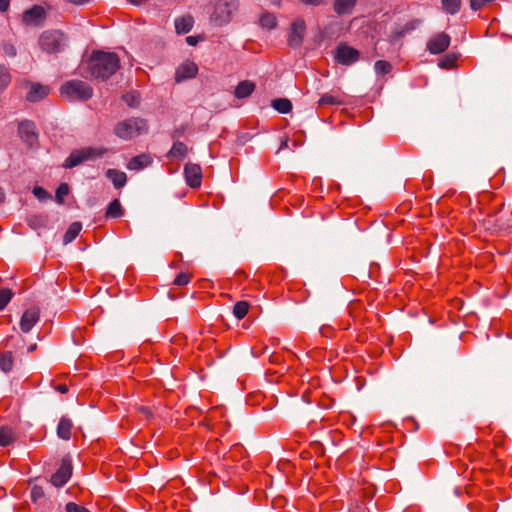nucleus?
<instances>
[{
	"label": "nucleus",
	"mask_w": 512,
	"mask_h": 512,
	"mask_svg": "<svg viewBox=\"0 0 512 512\" xmlns=\"http://www.w3.org/2000/svg\"><path fill=\"white\" fill-rule=\"evenodd\" d=\"M243 452V447L242 445L240 444H236L234 445L231 450L228 452L227 455L224 456V458L227 460V459H230V458H233L234 454L235 453H239L241 454Z\"/></svg>",
	"instance_id": "44"
},
{
	"label": "nucleus",
	"mask_w": 512,
	"mask_h": 512,
	"mask_svg": "<svg viewBox=\"0 0 512 512\" xmlns=\"http://www.w3.org/2000/svg\"><path fill=\"white\" fill-rule=\"evenodd\" d=\"M71 477V465L63 461L60 468L51 476V483L55 487L64 486Z\"/></svg>",
	"instance_id": "15"
},
{
	"label": "nucleus",
	"mask_w": 512,
	"mask_h": 512,
	"mask_svg": "<svg viewBox=\"0 0 512 512\" xmlns=\"http://www.w3.org/2000/svg\"><path fill=\"white\" fill-rule=\"evenodd\" d=\"M109 150L105 147H84L71 152L64 162L65 168H73L84 161L94 160L105 155Z\"/></svg>",
	"instance_id": "5"
},
{
	"label": "nucleus",
	"mask_w": 512,
	"mask_h": 512,
	"mask_svg": "<svg viewBox=\"0 0 512 512\" xmlns=\"http://www.w3.org/2000/svg\"><path fill=\"white\" fill-rule=\"evenodd\" d=\"M12 296L13 292L8 288L0 290V311L6 307V305L10 302Z\"/></svg>",
	"instance_id": "37"
},
{
	"label": "nucleus",
	"mask_w": 512,
	"mask_h": 512,
	"mask_svg": "<svg viewBox=\"0 0 512 512\" xmlns=\"http://www.w3.org/2000/svg\"><path fill=\"white\" fill-rule=\"evenodd\" d=\"M46 18V11L40 5H33L23 13L22 21L26 25L39 26Z\"/></svg>",
	"instance_id": "10"
},
{
	"label": "nucleus",
	"mask_w": 512,
	"mask_h": 512,
	"mask_svg": "<svg viewBox=\"0 0 512 512\" xmlns=\"http://www.w3.org/2000/svg\"><path fill=\"white\" fill-rule=\"evenodd\" d=\"M10 5V0H0V11L5 12L8 10Z\"/></svg>",
	"instance_id": "49"
},
{
	"label": "nucleus",
	"mask_w": 512,
	"mask_h": 512,
	"mask_svg": "<svg viewBox=\"0 0 512 512\" xmlns=\"http://www.w3.org/2000/svg\"><path fill=\"white\" fill-rule=\"evenodd\" d=\"M123 213H124V211H123L120 201L118 199H114L108 205L105 216L107 218H119L123 215Z\"/></svg>",
	"instance_id": "25"
},
{
	"label": "nucleus",
	"mask_w": 512,
	"mask_h": 512,
	"mask_svg": "<svg viewBox=\"0 0 512 512\" xmlns=\"http://www.w3.org/2000/svg\"><path fill=\"white\" fill-rule=\"evenodd\" d=\"M461 0H442V8L447 13L454 15L459 12Z\"/></svg>",
	"instance_id": "32"
},
{
	"label": "nucleus",
	"mask_w": 512,
	"mask_h": 512,
	"mask_svg": "<svg viewBox=\"0 0 512 512\" xmlns=\"http://www.w3.org/2000/svg\"><path fill=\"white\" fill-rule=\"evenodd\" d=\"M374 69L377 75L384 76L392 71V65L385 60H378L374 64Z\"/></svg>",
	"instance_id": "34"
},
{
	"label": "nucleus",
	"mask_w": 512,
	"mask_h": 512,
	"mask_svg": "<svg viewBox=\"0 0 512 512\" xmlns=\"http://www.w3.org/2000/svg\"><path fill=\"white\" fill-rule=\"evenodd\" d=\"M260 25L266 29H274L277 26V18L273 13L265 12L259 19Z\"/></svg>",
	"instance_id": "29"
},
{
	"label": "nucleus",
	"mask_w": 512,
	"mask_h": 512,
	"mask_svg": "<svg viewBox=\"0 0 512 512\" xmlns=\"http://www.w3.org/2000/svg\"><path fill=\"white\" fill-rule=\"evenodd\" d=\"M493 1L494 0H470V7L472 10L477 11Z\"/></svg>",
	"instance_id": "42"
},
{
	"label": "nucleus",
	"mask_w": 512,
	"mask_h": 512,
	"mask_svg": "<svg viewBox=\"0 0 512 512\" xmlns=\"http://www.w3.org/2000/svg\"><path fill=\"white\" fill-rule=\"evenodd\" d=\"M198 66L193 61H185L179 65L175 73L176 82L194 78L197 75Z\"/></svg>",
	"instance_id": "14"
},
{
	"label": "nucleus",
	"mask_w": 512,
	"mask_h": 512,
	"mask_svg": "<svg viewBox=\"0 0 512 512\" xmlns=\"http://www.w3.org/2000/svg\"><path fill=\"white\" fill-rule=\"evenodd\" d=\"M60 94L69 100L86 101L92 97L93 88L84 81L70 80L61 86Z\"/></svg>",
	"instance_id": "4"
},
{
	"label": "nucleus",
	"mask_w": 512,
	"mask_h": 512,
	"mask_svg": "<svg viewBox=\"0 0 512 512\" xmlns=\"http://www.w3.org/2000/svg\"><path fill=\"white\" fill-rule=\"evenodd\" d=\"M187 153V146L183 142L176 141L174 142L167 156L170 158L184 159L187 156Z\"/></svg>",
	"instance_id": "24"
},
{
	"label": "nucleus",
	"mask_w": 512,
	"mask_h": 512,
	"mask_svg": "<svg viewBox=\"0 0 512 512\" xmlns=\"http://www.w3.org/2000/svg\"><path fill=\"white\" fill-rule=\"evenodd\" d=\"M106 177L110 179L116 189H120L126 185L127 176L124 172L117 169H108Z\"/></svg>",
	"instance_id": "20"
},
{
	"label": "nucleus",
	"mask_w": 512,
	"mask_h": 512,
	"mask_svg": "<svg viewBox=\"0 0 512 512\" xmlns=\"http://www.w3.org/2000/svg\"><path fill=\"white\" fill-rule=\"evenodd\" d=\"M451 42L450 36L445 32H439L427 41L426 49L429 53L436 55L447 50Z\"/></svg>",
	"instance_id": "7"
},
{
	"label": "nucleus",
	"mask_w": 512,
	"mask_h": 512,
	"mask_svg": "<svg viewBox=\"0 0 512 512\" xmlns=\"http://www.w3.org/2000/svg\"><path fill=\"white\" fill-rule=\"evenodd\" d=\"M124 102L130 107H137L140 103V96L137 92H129L122 96Z\"/></svg>",
	"instance_id": "36"
},
{
	"label": "nucleus",
	"mask_w": 512,
	"mask_h": 512,
	"mask_svg": "<svg viewBox=\"0 0 512 512\" xmlns=\"http://www.w3.org/2000/svg\"><path fill=\"white\" fill-rule=\"evenodd\" d=\"M272 107L278 112L286 114L292 110V103L286 98H278L272 101Z\"/></svg>",
	"instance_id": "28"
},
{
	"label": "nucleus",
	"mask_w": 512,
	"mask_h": 512,
	"mask_svg": "<svg viewBox=\"0 0 512 512\" xmlns=\"http://www.w3.org/2000/svg\"><path fill=\"white\" fill-rule=\"evenodd\" d=\"M211 7V22L216 26H223L228 24L238 11L239 0H215L211 2Z\"/></svg>",
	"instance_id": "2"
},
{
	"label": "nucleus",
	"mask_w": 512,
	"mask_h": 512,
	"mask_svg": "<svg viewBox=\"0 0 512 512\" xmlns=\"http://www.w3.org/2000/svg\"><path fill=\"white\" fill-rule=\"evenodd\" d=\"M18 132L21 139L30 147L37 143V133L35 124L31 121H23L19 124Z\"/></svg>",
	"instance_id": "13"
},
{
	"label": "nucleus",
	"mask_w": 512,
	"mask_h": 512,
	"mask_svg": "<svg viewBox=\"0 0 512 512\" xmlns=\"http://www.w3.org/2000/svg\"><path fill=\"white\" fill-rule=\"evenodd\" d=\"M305 5L320 6L324 3V0H299Z\"/></svg>",
	"instance_id": "46"
},
{
	"label": "nucleus",
	"mask_w": 512,
	"mask_h": 512,
	"mask_svg": "<svg viewBox=\"0 0 512 512\" xmlns=\"http://www.w3.org/2000/svg\"><path fill=\"white\" fill-rule=\"evenodd\" d=\"M69 193V186L66 183H61L56 190V201L60 204L63 203L64 197Z\"/></svg>",
	"instance_id": "38"
},
{
	"label": "nucleus",
	"mask_w": 512,
	"mask_h": 512,
	"mask_svg": "<svg viewBox=\"0 0 512 512\" xmlns=\"http://www.w3.org/2000/svg\"><path fill=\"white\" fill-rule=\"evenodd\" d=\"M359 51L346 44H340L336 49L335 59L343 65H351L358 61Z\"/></svg>",
	"instance_id": "9"
},
{
	"label": "nucleus",
	"mask_w": 512,
	"mask_h": 512,
	"mask_svg": "<svg viewBox=\"0 0 512 512\" xmlns=\"http://www.w3.org/2000/svg\"><path fill=\"white\" fill-rule=\"evenodd\" d=\"M37 345L36 344H32L28 347V352H33L35 349H36Z\"/></svg>",
	"instance_id": "53"
},
{
	"label": "nucleus",
	"mask_w": 512,
	"mask_h": 512,
	"mask_svg": "<svg viewBox=\"0 0 512 512\" xmlns=\"http://www.w3.org/2000/svg\"><path fill=\"white\" fill-rule=\"evenodd\" d=\"M186 42H187L189 45L194 46V45H196V44H197V38H196V37H194V36H188V37L186 38Z\"/></svg>",
	"instance_id": "50"
},
{
	"label": "nucleus",
	"mask_w": 512,
	"mask_h": 512,
	"mask_svg": "<svg viewBox=\"0 0 512 512\" xmlns=\"http://www.w3.org/2000/svg\"><path fill=\"white\" fill-rule=\"evenodd\" d=\"M184 174L186 183L191 188H198L202 183V169L200 165L195 163H188L184 166Z\"/></svg>",
	"instance_id": "11"
},
{
	"label": "nucleus",
	"mask_w": 512,
	"mask_h": 512,
	"mask_svg": "<svg viewBox=\"0 0 512 512\" xmlns=\"http://www.w3.org/2000/svg\"><path fill=\"white\" fill-rule=\"evenodd\" d=\"M458 57L456 54H446L439 60V67L443 69H451L456 65Z\"/></svg>",
	"instance_id": "33"
},
{
	"label": "nucleus",
	"mask_w": 512,
	"mask_h": 512,
	"mask_svg": "<svg viewBox=\"0 0 512 512\" xmlns=\"http://www.w3.org/2000/svg\"><path fill=\"white\" fill-rule=\"evenodd\" d=\"M193 27V18L184 16L175 20V29L179 34H185L191 31Z\"/></svg>",
	"instance_id": "23"
},
{
	"label": "nucleus",
	"mask_w": 512,
	"mask_h": 512,
	"mask_svg": "<svg viewBox=\"0 0 512 512\" xmlns=\"http://www.w3.org/2000/svg\"><path fill=\"white\" fill-rule=\"evenodd\" d=\"M55 390L61 394H65L68 392V386L66 384H58L55 386Z\"/></svg>",
	"instance_id": "48"
},
{
	"label": "nucleus",
	"mask_w": 512,
	"mask_h": 512,
	"mask_svg": "<svg viewBox=\"0 0 512 512\" xmlns=\"http://www.w3.org/2000/svg\"><path fill=\"white\" fill-rule=\"evenodd\" d=\"M3 50L4 53L9 57H14L16 55V48L12 44L5 43L3 45Z\"/></svg>",
	"instance_id": "45"
},
{
	"label": "nucleus",
	"mask_w": 512,
	"mask_h": 512,
	"mask_svg": "<svg viewBox=\"0 0 512 512\" xmlns=\"http://www.w3.org/2000/svg\"><path fill=\"white\" fill-rule=\"evenodd\" d=\"M40 319V310L38 307L26 309L20 319V329L23 333H28Z\"/></svg>",
	"instance_id": "12"
},
{
	"label": "nucleus",
	"mask_w": 512,
	"mask_h": 512,
	"mask_svg": "<svg viewBox=\"0 0 512 512\" xmlns=\"http://www.w3.org/2000/svg\"><path fill=\"white\" fill-rule=\"evenodd\" d=\"M119 67V57L113 52L93 51L87 62L90 75L101 80L110 78Z\"/></svg>",
	"instance_id": "1"
},
{
	"label": "nucleus",
	"mask_w": 512,
	"mask_h": 512,
	"mask_svg": "<svg viewBox=\"0 0 512 512\" xmlns=\"http://www.w3.org/2000/svg\"><path fill=\"white\" fill-rule=\"evenodd\" d=\"M320 333H321L323 336L331 337V328H330L329 326L323 325V326L320 328Z\"/></svg>",
	"instance_id": "47"
},
{
	"label": "nucleus",
	"mask_w": 512,
	"mask_h": 512,
	"mask_svg": "<svg viewBox=\"0 0 512 512\" xmlns=\"http://www.w3.org/2000/svg\"><path fill=\"white\" fill-rule=\"evenodd\" d=\"M64 40V34L60 31H44L39 37V45L47 53H57L64 46Z\"/></svg>",
	"instance_id": "6"
},
{
	"label": "nucleus",
	"mask_w": 512,
	"mask_h": 512,
	"mask_svg": "<svg viewBox=\"0 0 512 512\" xmlns=\"http://www.w3.org/2000/svg\"><path fill=\"white\" fill-rule=\"evenodd\" d=\"M82 225L80 222L72 223L64 234L63 241L65 244L72 242L80 233Z\"/></svg>",
	"instance_id": "26"
},
{
	"label": "nucleus",
	"mask_w": 512,
	"mask_h": 512,
	"mask_svg": "<svg viewBox=\"0 0 512 512\" xmlns=\"http://www.w3.org/2000/svg\"><path fill=\"white\" fill-rule=\"evenodd\" d=\"M33 194L41 201L50 197L48 192L40 186H36L33 188Z\"/></svg>",
	"instance_id": "43"
},
{
	"label": "nucleus",
	"mask_w": 512,
	"mask_h": 512,
	"mask_svg": "<svg viewBox=\"0 0 512 512\" xmlns=\"http://www.w3.org/2000/svg\"><path fill=\"white\" fill-rule=\"evenodd\" d=\"M10 82L11 75L9 69L4 65H0V93L6 89Z\"/></svg>",
	"instance_id": "35"
},
{
	"label": "nucleus",
	"mask_w": 512,
	"mask_h": 512,
	"mask_svg": "<svg viewBox=\"0 0 512 512\" xmlns=\"http://www.w3.org/2000/svg\"><path fill=\"white\" fill-rule=\"evenodd\" d=\"M13 356L11 352H5L0 355V369L7 373L13 368Z\"/></svg>",
	"instance_id": "30"
},
{
	"label": "nucleus",
	"mask_w": 512,
	"mask_h": 512,
	"mask_svg": "<svg viewBox=\"0 0 512 512\" xmlns=\"http://www.w3.org/2000/svg\"><path fill=\"white\" fill-rule=\"evenodd\" d=\"M357 0H335L334 11L338 15H345L352 12Z\"/></svg>",
	"instance_id": "22"
},
{
	"label": "nucleus",
	"mask_w": 512,
	"mask_h": 512,
	"mask_svg": "<svg viewBox=\"0 0 512 512\" xmlns=\"http://www.w3.org/2000/svg\"><path fill=\"white\" fill-rule=\"evenodd\" d=\"M152 163V158L149 154H141L132 157L127 163V169L129 170H142L148 167Z\"/></svg>",
	"instance_id": "18"
},
{
	"label": "nucleus",
	"mask_w": 512,
	"mask_h": 512,
	"mask_svg": "<svg viewBox=\"0 0 512 512\" xmlns=\"http://www.w3.org/2000/svg\"><path fill=\"white\" fill-rule=\"evenodd\" d=\"M148 131L147 121L132 117L118 122L114 127V133L117 137L123 140H130Z\"/></svg>",
	"instance_id": "3"
},
{
	"label": "nucleus",
	"mask_w": 512,
	"mask_h": 512,
	"mask_svg": "<svg viewBox=\"0 0 512 512\" xmlns=\"http://www.w3.org/2000/svg\"><path fill=\"white\" fill-rule=\"evenodd\" d=\"M345 104L344 93L340 90L323 94L318 100V105L324 106H340Z\"/></svg>",
	"instance_id": "16"
},
{
	"label": "nucleus",
	"mask_w": 512,
	"mask_h": 512,
	"mask_svg": "<svg viewBox=\"0 0 512 512\" xmlns=\"http://www.w3.org/2000/svg\"><path fill=\"white\" fill-rule=\"evenodd\" d=\"M190 279V274L182 272L176 276L173 283L177 286H184L190 282Z\"/></svg>",
	"instance_id": "39"
},
{
	"label": "nucleus",
	"mask_w": 512,
	"mask_h": 512,
	"mask_svg": "<svg viewBox=\"0 0 512 512\" xmlns=\"http://www.w3.org/2000/svg\"><path fill=\"white\" fill-rule=\"evenodd\" d=\"M49 93V87L39 83H31L26 99L29 102H37L45 98Z\"/></svg>",
	"instance_id": "17"
},
{
	"label": "nucleus",
	"mask_w": 512,
	"mask_h": 512,
	"mask_svg": "<svg viewBox=\"0 0 512 512\" xmlns=\"http://www.w3.org/2000/svg\"><path fill=\"white\" fill-rule=\"evenodd\" d=\"M249 303L246 301H239L233 307V314L238 319H243L249 311Z\"/></svg>",
	"instance_id": "31"
},
{
	"label": "nucleus",
	"mask_w": 512,
	"mask_h": 512,
	"mask_svg": "<svg viewBox=\"0 0 512 512\" xmlns=\"http://www.w3.org/2000/svg\"><path fill=\"white\" fill-rule=\"evenodd\" d=\"M139 411H140V412H141V413H142L146 418H148V417L151 415V412H150L149 408H147V407H141V408L139 409Z\"/></svg>",
	"instance_id": "51"
},
{
	"label": "nucleus",
	"mask_w": 512,
	"mask_h": 512,
	"mask_svg": "<svg viewBox=\"0 0 512 512\" xmlns=\"http://www.w3.org/2000/svg\"><path fill=\"white\" fill-rule=\"evenodd\" d=\"M44 497V490L41 486L35 485L31 489V499L37 502Z\"/></svg>",
	"instance_id": "40"
},
{
	"label": "nucleus",
	"mask_w": 512,
	"mask_h": 512,
	"mask_svg": "<svg viewBox=\"0 0 512 512\" xmlns=\"http://www.w3.org/2000/svg\"><path fill=\"white\" fill-rule=\"evenodd\" d=\"M5 200V193L3 189L0 187V204L3 203Z\"/></svg>",
	"instance_id": "52"
},
{
	"label": "nucleus",
	"mask_w": 512,
	"mask_h": 512,
	"mask_svg": "<svg viewBox=\"0 0 512 512\" xmlns=\"http://www.w3.org/2000/svg\"><path fill=\"white\" fill-rule=\"evenodd\" d=\"M72 422L70 419L62 417L57 426V435L63 440L71 438Z\"/></svg>",
	"instance_id": "21"
},
{
	"label": "nucleus",
	"mask_w": 512,
	"mask_h": 512,
	"mask_svg": "<svg viewBox=\"0 0 512 512\" xmlns=\"http://www.w3.org/2000/svg\"><path fill=\"white\" fill-rule=\"evenodd\" d=\"M15 440L13 429L3 426L0 428V446H8Z\"/></svg>",
	"instance_id": "27"
},
{
	"label": "nucleus",
	"mask_w": 512,
	"mask_h": 512,
	"mask_svg": "<svg viewBox=\"0 0 512 512\" xmlns=\"http://www.w3.org/2000/svg\"><path fill=\"white\" fill-rule=\"evenodd\" d=\"M66 512H90L86 507L74 502H69L65 506Z\"/></svg>",
	"instance_id": "41"
},
{
	"label": "nucleus",
	"mask_w": 512,
	"mask_h": 512,
	"mask_svg": "<svg viewBox=\"0 0 512 512\" xmlns=\"http://www.w3.org/2000/svg\"><path fill=\"white\" fill-rule=\"evenodd\" d=\"M275 4H276L277 6H280V0H275Z\"/></svg>",
	"instance_id": "54"
},
{
	"label": "nucleus",
	"mask_w": 512,
	"mask_h": 512,
	"mask_svg": "<svg viewBox=\"0 0 512 512\" xmlns=\"http://www.w3.org/2000/svg\"><path fill=\"white\" fill-rule=\"evenodd\" d=\"M306 30L305 21L298 18L292 22L288 35V45L292 48H298L302 45Z\"/></svg>",
	"instance_id": "8"
},
{
	"label": "nucleus",
	"mask_w": 512,
	"mask_h": 512,
	"mask_svg": "<svg viewBox=\"0 0 512 512\" xmlns=\"http://www.w3.org/2000/svg\"><path fill=\"white\" fill-rule=\"evenodd\" d=\"M255 83L249 80H244L238 83L235 88L234 95L238 99L249 97L255 90Z\"/></svg>",
	"instance_id": "19"
}]
</instances>
